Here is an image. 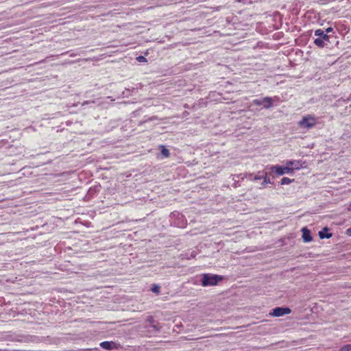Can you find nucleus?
Returning <instances> with one entry per match:
<instances>
[{"instance_id":"1","label":"nucleus","mask_w":351,"mask_h":351,"mask_svg":"<svg viewBox=\"0 0 351 351\" xmlns=\"http://www.w3.org/2000/svg\"><path fill=\"white\" fill-rule=\"evenodd\" d=\"M316 124L317 119L310 114L304 116L298 123V125L300 128L306 130L313 128Z\"/></svg>"},{"instance_id":"2","label":"nucleus","mask_w":351,"mask_h":351,"mask_svg":"<svg viewBox=\"0 0 351 351\" xmlns=\"http://www.w3.org/2000/svg\"><path fill=\"white\" fill-rule=\"evenodd\" d=\"M221 280V278L217 275L205 274L202 277V285L204 287L214 286Z\"/></svg>"},{"instance_id":"3","label":"nucleus","mask_w":351,"mask_h":351,"mask_svg":"<svg viewBox=\"0 0 351 351\" xmlns=\"http://www.w3.org/2000/svg\"><path fill=\"white\" fill-rule=\"evenodd\" d=\"M271 172L276 173L278 176H282L285 173H293V168H291L288 165L286 167H281L279 165H273L270 167Z\"/></svg>"},{"instance_id":"4","label":"nucleus","mask_w":351,"mask_h":351,"mask_svg":"<svg viewBox=\"0 0 351 351\" xmlns=\"http://www.w3.org/2000/svg\"><path fill=\"white\" fill-rule=\"evenodd\" d=\"M291 310L289 307H276L272 309L269 315L273 317H281L291 313Z\"/></svg>"},{"instance_id":"5","label":"nucleus","mask_w":351,"mask_h":351,"mask_svg":"<svg viewBox=\"0 0 351 351\" xmlns=\"http://www.w3.org/2000/svg\"><path fill=\"white\" fill-rule=\"evenodd\" d=\"M265 101H267V105H265L264 107L265 108H269L273 106V100L271 97H264L263 99H255L253 101V103L257 106L263 105L265 104Z\"/></svg>"},{"instance_id":"6","label":"nucleus","mask_w":351,"mask_h":351,"mask_svg":"<svg viewBox=\"0 0 351 351\" xmlns=\"http://www.w3.org/2000/svg\"><path fill=\"white\" fill-rule=\"evenodd\" d=\"M99 345L103 349L108 350L118 349L117 343L113 341H103Z\"/></svg>"},{"instance_id":"7","label":"nucleus","mask_w":351,"mask_h":351,"mask_svg":"<svg viewBox=\"0 0 351 351\" xmlns=\"http://www.w3.org/2000/svg\"><path fill=\"white\" fill-rule=\"evenodd\" d=\"M286 165L294 169H300L303 167V162L300 160H289L287 161Z\"/></svg>"},{"instance_id":"8","label":"nucleus","mask_w":351,"mask_h":351,"mask_svg":"<svg viewBox=\"0 0 351 351\" xmlns=\"http://www.w3.org/2000/svg\"><path fill=\"white\" fill-rule=\"evenodd\" d=\"M302 239L304 242L308 243L312 241V237L311 235L310 231L306 228H303L302 229Z\"/></svg>"},{"instance_id":"9","label":"nucleus","mask_w":351,"mask_h":351,"mask_svg":"<svg viewBox=\"0 0 351 351\" xmlns=\"http://www.w3.org/2000/svg\"><path fill=\"white\" fill-rule=\"evenodd\" d=\"M326 34H324V31L322 29H317L315 32V35L317 37H321L324 38L326 41L329 40V36H328V33L329 32V28L326 29Z\"/></svg>"},{"instance_id":"10","label":"nucleus","mask_w":351,"mask_h":351,"mask_svg":"<svg viewBox=\"0 0 351 351\" xmlns=\"http://www.w3.org/2000/svg\"><path fill=\"white\" fill-rule=\"evenodd\" d=\"M328 228H324L322 231L319 232V236L321 239L329 238V232Z\"/></svg>"},{"instance_id":"11","label":"nucleus","mask_w":351,"mask_h":351,"mask_svg":"<svg viewBox=\"0 0 351 351\" xmlns=\"http://www.w3.org/2000/svg\"><path fill=\"white\" fill-rule=\"evenodd\" d=\"M324 41H326L324 38L317 37L314 40V43L319 47H323L324 45Z\"/></svg>"},{"instance_id":"12","label":"nucleus","mask_w":351,"mask_h":351,"mask_svg":"<svg viewBox=\"0 0 351 351\" xmlns=\"http://www.w3.org/2000/svg\"><path fill=\"white\" fill-rule=\"evenodd\" d=\"M160 147L161 149L162 155L165 158H168L170 156L169 150L167 149L164 145H160Z\"/></svg>"},{"instance_id":"13","label":"nucleus","mask_w":351,"mask_h":351,"mask_svg":"<svg viewBox=\"0 0 351 351\" xmlns=\"http://www.w3.org/2000/svg\"><path fill=\"white\" fill-rule=\"evenodd\" d=\"M293 180H294L293 179L291 180L289 178L285 177V178L281 179L280 183L282 185H284V184H289L291 183L292 182H293Z\"/></svg>"},{"instance_id":"14","label":"nucleus","mask_w":351,"mask_h":351,"mask_svg":"<svg viewBox=\"0 0 351 351\" xmlns=\"http://www.w3.org/2000/svg\"><path fill=\"white\" fill-rule=\"evenodd\" d=\"M152 291L154 293L158 294L160 291V287L157 285H154L152 288Z\"/></svg>"},{"instance_id":"15","label":"nucleus","mask_w":351,"mask_h":351,"mask_svg":"<svg viewBox=\"0 0 351 351\" xmlns=\"http://www.w3.org/2000/svg\"><path fill=\"white\" fill-rule=\"evenodd\" d=\"M351 350V344L346 345L341 348L339 351H350Z\"/></svg>"},{"instance_id":"16","label":"nucleus","mask_w":351,"mask_h":351,"mask_svg":"<svg viewBox=\"0 0 351 351\" xmlns=\"http://www.w3.org/2000/svg\"><path fill=\"white\" fill-rule=\"evenodd\" d=\"M136 60L140 62H146V58L144 57V56H138L136 58Z\"/></svg>"},{"instance_id":"17","label":"nucleus","mask_w":351,"mask_h":351,"mask_svg":"<svg viewBox=\"0 0 351 351\" xmlns=\"http://www.w3.org/2000/svg\"><path fill=\"white\" fill-rule=\"evenodd\" d=\"M267 183H270V180L269 178H267V177H265L263 182L262 183V186H264L265 184H266Z\"/></svg>"},{"instance_id":"18","label":"nucleus","mask_w":351,"mask_h":351,"mask_svg":"<svg viewBox=\"0 0 351 351\" xmlns=\"http://www.w3.org/2000/svg\"><path fill=\"white\" fill-rule=\"evenodd\" d=\"M346 234L351 236V227L346 230Z\"/></svg>"},{"instance_id":"19","label":"nucleus","mask_w":351,"mask_h":351,"mask_svg":"<svg viewBox=\"0 0 351 351\" xmlns=\"http://www.w3.org/2000/svg\"><path fill=\"white\" fill-rule=\"evenodd\" d=\"M260 179H261V176H255V177H254V180H260Z\"/></svg>"},{"instance_id":"20","label":"nucleus","mask_w":351,"mask_h":351,"mask_svg":"<svg viewBox=\"0 0 351 351\" xmlns=\"http://www.w3.org/2000/svg\"><path fill=\"white\" fill-rule=\"evenodd\" d=\"M348 210L351 211V202L350 204L349 205Z\"/></svg>"},{"instance_id":"21","label":"nucleus","mask_w":351,"mask_h":351,"mask_svg":"<svg viewBox=\"0 0 351 351\" xmlns=\"http://www.w3.org/2000/svg\"><path fill=\"white\" fill-rule=\"evenodd\" d=\"M263 105H267V101H265V104Z\"/></svg>"},{"instance_id":"22","label":"nucleus","mask_w":351,"mask_h":351,"mask_svg":"<svg viewBox=\"0 0 351 351\" xmlns=\"http://www.w3.org/2000/svg\"><path fill=\"white\" fill-rule=\"evenodd\" d=\"M330 32L332 31V27H330Z\"/></svg>"}]
</instances>
